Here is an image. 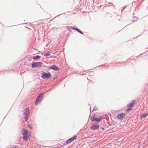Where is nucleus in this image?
Returning <instances> with one entry per match:
<instances>
[{"label":"nucleus","instance_id":"obj_6","mask_svg":"<svg viewBox=\"0 0 148 148\" xmlns=\"http://www.w3.org/2000/svg\"><path fill=\"white\" fill-rule=\"evenodd\" d=\"M99 127V125H94L92 124V126L90 127V129L93 130H95L98 129Z\"/></svg>","mask_w":148,"mask_h":148},{"label":"nucleus","instance_id":"obj_22","mask_svg":"<svg viewBox=\"0 0 148 148\" xmlns=\"http://www.w3.org/2000/svg\"><path fill=\"white\" fill-rule=\"evenodd\" d=\"M96 106H95L93 109V111H97L98 110Z\"/></svg>","mask_w":148,"mask_h":148},{"label":"nucleus","instance_id":"obj_31","mask_svg":"<svg viewBox=\"0 0 148 148\" xmlns=\"http://www.w3.org/2000/svg\"><path fill=\"white\" fill-rule=\"evenodd\" d=\"M53 57L52 56H50V58H53Z\"/></svg>","mask_w":148,"mask_h":148},{"label":"nucleus","instance_id":"obj_19","mask_svg":"<svg viewBox=\"0 0 148 148\" xmlns=\"http://www.w3.org/2000/svg\"><path fill=\"white\" fill-rule=\"evenodd\" d=\"M77 31L80 34L82 35H84V34L83 32L79 29H78Z\"/></svg>","mask_w":148,"mask_h":148},{"label":"nucleus","instance_id":"obj_9","mask_svg":"<svg viewBox=\"0 0 148 148\" xmlns=\"http://www.w3.org/2000/svg\"><path fill=\"white\" fill-rule=\"evenodd\" d=\"M76 137H77V136L74 135L73 137L69 139L66 141V143H71L75 139V138H76Z\"/></svg>","mask_w":148,"mask_h":148},{"label":"nucleus","instance_id":"obj_29","mask_svg":"<svg viewBox=\"0 0 148 148\" xmlns=\"http://www.w3.org/2000/svg\"><path fill=\"white\" fill-rule=\"evenodd\" d=\"M107 65H106L105 66V67H107Z\"/></svg>","mask_w":148,"mask_h":148},{"label":"nucleus","instance_id":"obj_14","mask_svg":"<svg viewBox=\"0 0 148 148\" xmlns=\"http://www.w3.org/2000/svg\"><path fill=\"white\" fill-rule=\"evenodd\" d=\"M148 115V113H145L140 116L141 118L142 119L145 118Z\"/></svg>","mask_w":148,"mask_h":148},{"label":"nucleus","instance_id":"obj_2","mask_svg":"<svg viewBox=\"0 0 148 148\" xmlns=\"http://www.w3.org/2000/svg\"><path fill=\"white\" fill-rule=\"evenodd\" d=\"M41 77L44 79H49L51 77V73L48 71L47 73H46L45 72H43L42 73L41 75Z\"/></svg>","mask_w":148,"mask_h":148},{"label":"nucleus","instance_id":"obj_21","mask_svg":"<svg viewBox=\"0 0 148 148\" xmlns=\"http://www.w3.org/2000/svg\"><path fill=\"white\" fill-rule=\"evenodd\" d=\"M113 4L112 3H108V4H106V6H111L112 5H113Z\"/></svg>","mask_w":148,"mask_h":148},{"label":"nucleus","instance_id":"obj_8","mask_svg":"<svg viewBox=\"0 0 148 148\" xmlns=\"http://www.w3.org/2000/svg\"><path fill=\"white\" fill-rule=\"evenodd\" d=\"M135 103V101L134 100H133L132 101L131 103L129 104H128L127 105V107L128 108H129L130 109H131L133 107L134 104Z\"/></svg>","mask_w":148,"mask_h":148},{"label":"nucleus","instance_id":"obj_5","mask_svg":"<svg viewBox=\"0 0 148 148\" xmlns=\"http://www.w3.org/2000/svg\"><path fill=\"white\" fill-rule=\"evenodd\" d=\"M42 65V63L40 62H36L32 64V68L40 67Z\"/></svg>","mask_w":148,"mask_h":148},{"label":"nucleus","instance_id":"obj_26","mask_svg":"<svg viewBox=\"0 0 148 148\" xmlns=\"http://www.w3.org/2000/svg\"><path fill=\"white\" fill-rule=\"evenodd\" d=\"M61 14H58V15H57V16L55 17H57V16H60V15H61Z\"/></svg>","mask_w":148,"mask_h":148},{"label":"nucleus","instance_id":"obj_30","mask_svg":"<svg viewBox=\"0 0 148 148\" xmlns=\"http://www.w3.org/2000/svg\"><path fill=\"white\" fill-rule=\"evenodd\" d=\"M103 66V65H101V66Z\"/></svg>","mask_w":148,"mask_h":148},{"label":"nucleus","instance_id":"obj_1","mask_svg":"<svg viewBox=\"0 0 148 148\" xmlns=\"http://www.w3.org/2000/svg\"><path fill=\"white\" fill-rule=\"evenodd\" d=\"M44 94L42 92L40 93L37 97L35 102V104L37 105V104L39 103L41 100H43Z\"/></svg>","mask_w":148,"mask_h":148},{"label":"nucleus","instance_id":"obj_24","mask_svg":"<svg viewBox=\"0 0 148 148\" xmlns=\"http://www.w3.org/2000/svg\"><path fill=\"white\" fill-rule=\"evenodd\" d=\"M78 29V28H75V27H73V30H75L76 31H77V30Z\"/></svg>","mask_w":148,"mask_h":148},{"label":"nucleus","instance_id":"obj_11","mask_svg":"<svg viewBox=\"0 0 148 148\" xmlns=\"http://www.w3.org/2000/svg\"><path fill=\"white\" fill-rule=\"evenodd\" d=\"M22 133L21 134L22 135H29V131L23 128L22 129Z\"/></svg>","mask_w":148,"mask_h":148},{"label":"nucleus","instance_id":"obj_17","mask_svg":"<svg viewBox=\"0 0 148 148\" xmlns=\"http://www.w3.org/2000/svg\"><path fill=\"white\" fill-rule=\"evenodd\" d=\"M50 52H47V53H45L44 54V56H45L47 57V56H50Z\"/></svg>","mask_w":148,"mask_h":148},{"label":"nucleus","instance_id":"obj_23","mask_svg":"<svg viewBox=\"0 0 148 148\" xmlns=\"http://www.w3.org/2000/svg\"><path fill=\"white\" fill-rule=\"evenodd\" d=\"M128 5H126L125 6H124L123 8L121 9V12H122L123 10L125 9L127 7Z\"/></svg>","mask_w":148,"mask_h":148},{"label":"nucleus","instance_id":"obj_13","mask_svg":"<svg viewBox=\"0 0 148 148\" xmlns=\"http://www.w3.org/2000/svg\"><path fill=\"white\" fill-rule=\"evenodd\" d=\"M41 58V56L37 55L35 56H34L33 57V59L36 61H37L38 59H40Z\"/></svg>","mask_w":148,"mask_h":148},{"label":"nucleus","instance_id":"obj_25","mask_svg":"<svg viewBox=\"0 0 148 148\" xmlns=\"http://www.w3.org/2000/svg\"><path fill=\"white\" fill-rule=\"evenodd\" d=\"M68 144V143H66V141L65 142H64V144H63V145H66V144Z\"/></svg>","mask_w":148,"mask_h":148},{"label":"nucleus","instance_id":"obj_3","mask_svg":"<svg viewBox=\"0 0 148 148\" xmlns=\"http://www.w3.org/2000/svg\"><path fill=\"white\" fill-rule=\"evenodd\" d=\"M29 110V109L27 108H25L24 110L23 115L25 119V122H27L28 120L29 114L28 112Z\"/></svg>","mask_w":148,"mask_h":148},{"label":"nucleus","instance_id":"obj_12","mask_svg":"<svg viewBox=\"0 0 148 148\" xmlns=\"http://www.w3.org/2000/svg\"><path fill=\"white\" fill-rule=\"evenodd\" d=\"M29 135H23V136L22 137L23 139L25 141H28V139L29 138Z\"/></svg>","mask_w":148,"mask_h":148},{"label":"nucleus","instance_id":"obj_16","mask_svg":"<svg viewBox=\"0 0 148 148\" xmlns=\"http://www.w3.org/2000/svg\"><path fill=\"white\" fill-rule=\"evenodd\" d=\"M134 14H133V15H134ZM133 16L134 17V19L132 21L133 22H136L138 20V18L137 17L134 16V15H133Z\"/></svg>","mask_w":148,"mask_h":148},{"label":"nucleus","instance_id":"obj_20","mask_svg":"<svg viewBox=\"0 0 148 148\" xmlns=\"http://www.w3.org/2000/svg\"><path fill=\"white\" fill-rule=\"evenodd\" d=\"M77 31L80 34L82 35H84V34L83 32L79 29H78Z\"/></svg>","mask_w":148,"mask_h":148},{"label":"nucleus","instance_id":"obj_15","mask_svg":"<svg viewBox=\"0 0 148 148\" xmlns=\"http://www.w3.org/2000/svg\"><path fill=\"white\" fill-rule=\"evenodd\" d=\"M105 6L104 5H101V6H98V9H100L101 10H103L104 9Z\"/></svg>","mask_w":148,"mask_h":148},{"label":"nucleus","instance_id":"obj_28","mask_svg":"<svg viewBox=\"0 0 148 148\" xmlns=\"http://www.w3.org/2000/svg\"><path fill=\"white\" fill-rule=\"evenodd\" d=\"M73 27H72L70 28V29H73Z\"/></svg>","mask_w":148,"mask_h":148},{"label":"nucleus","instance_id":"obj_32","mask_svg":"<svg viewBox=\"0 0 148 148\" xmlns=\"http://www.w3.org/2000/svg\"><path fill=\"white\" fill-rule=\"evenodd\" d=\"M147 8H148V6Z\"/></svg>","mask_w":148,"mask_h":148},{"label":"nucleus","instance_id":"obj_7","mask_svg":"<svg viewBox=\"0 0 148 148\" xmlns=\"http://www.w3.org/2000/svg\"><path fill=\"white\" fill-rule=\"evenodd\" d=\"M125 114L124 113H121L118 114L117 116V118L118 119L120 120H122L125 117Z\"/></svg>","mask_w":148,"mask_h":148},{"label":"nucleus","instance_id":"obj_18","mask_svg":"<svg viewBox=\"0 0 148 148\" xmlns=\"http://www.w3.org/2000/svg\"><path fill=\"white\" fill-rule=\"evenodd\" d=\"M77 31L80 34L82 35H84V34L83 32L79 29H78Z\"/></svg>","mask_w":148,"mask_h":148},{"label":"nucleus","instance_id":"obj_10","mask_svg":"<svg viewBox=\"0 0 148 148\" xmlns=\"http://www.w3.org/2000/svg\"><path fill=\"white\" fill-rule=\"evenodd\" d=\"M50 69H51L55 71H58L60 70L59 68L56 66V65H53L51 66L50 68Z\"/></svg>","mask_w":148,"mask_h":148},{"label":"nucleus","instance_id":"obj_27","mask_svg":"<svg viewBox=\"0 0 148 148\" xmlns=\"http://www.w3.org/2000/svg\"><path fill=\"white\" fill-rule=\"evenodd\" d=\"M101 129H102V130H105V129H104L103 127H102Z\"/></svg>","mask_w":148,"mask_h":148},{"label":"nucleus","instance_id":"obj_4","mask_svg":"<svg viewBox=\"0 0 148 148\" xmlns=\"http://www.w3.org/2000/svg\"><path fill=\"white\" fill-rule=\"evenodd\" d=\"M102 116H100L99 118H97L96 117L95 115H94L91 117V120L92 122L95 121L97 122H99L102 120Z\"/></svg>","mask_w":148,"mask_h":148}]
</instances>
